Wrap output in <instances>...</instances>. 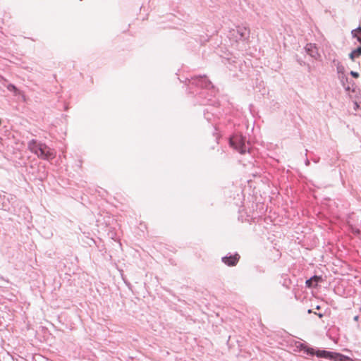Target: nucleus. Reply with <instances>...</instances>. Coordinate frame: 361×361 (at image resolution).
<instances>
[{
  "label": "nucleus",
  "mask_w": 361,
  "mask_h": 361,
  "mask_svg": "<svg viewBox=\"0 0 361 361\" xmlns=\"http://www.w3.org/2000/svg\"><path fill=\"white\" fill-rule=\"evenodd\" d=\"M295 347L310 356L316 355L317 357L325 358L333 361H352L350 357L340 353L325 350H315L301 342H295Z\"/></svg>",
  "instance_id": "1"
},
{
  "label": "nucleus",
  "mask_w": 361,
  "mask_h": 361,
  "mask_svg": "<svg viewBox=\"0 0 361 361\" xmlns=\"http://www.w3.org/2000/svg\"><path fill=\"white\" fill-rule=\"evenodd\" d=\"M28 149L39 158L44 160H51L55 157V153L53 149L46 144L38 142L32 139L27 143Z\"/></svg>",
  "instance_id": "2"
},
{
  "label": "nucleus",
  "mask_w": 361,
  "mask_h": 361,
  "mask_svg": "<svg viewBox=\"0 0 361 361\" xmlns=\"http://www.w3.org/2000/svg\"><path fill=\"white\" fill-rule=\"evenodd\" d=\"M187 80L188 81V86L202 88V90L209 91L211 95H214L216 90L206 75H197Z\"/></svg>",
  "instance_id": "3"
},
{
  "label": "nucleus",
  "mask_w": 361,
  "mask_h": 361,
  "mask_svg": "<svg viewBox=\"0 0 361 361\" xmlns=\"http://www.w3.org/2000/svg\"><path fill=\"white\" fill-rule=\"evenodd\" d=\"M230 145L240 154H245L250 150V144L247 142L246 137L242 135H234L230 138Z\"/></svg>",
  "instance_id": "4"
},
{
  "label": "nucleus",
  "mask_w": 361,
  "mask_h": 361,
  "mask_svg": "<svg viewBox=\"0 0 361 361\" xmlns=\"http://www.w3.org/2000/svg\"><path fill=\"white\" fill-rule=\"evenodd\" d=\"M240 259V255L238 253H235L233 255H226L222 257L221 260L222 262L229 266V267H233L237 264Z\"/></svg>",
  "instance_id": "5"
},
{
  "label": "nucleus",
  "mask_w": 361,
  "mask_h": 361,
  "mask_svg": "<svg viewBox=\"0 0 361 361\" xmlns=\"http://www.w3.org/2000/svg\"><path fill=\"white\" fill-rule=\"evenodd\" d=\"M305 49L307 54H309L311 57L317 59L320 56L318 52V49L315 44H307Z\"/></svg>",
  "instance_id": "6"
},
{
  "label": "nucleus",
  "mask_w": 361,
  "mask_h": 361,
  "mask_svg": "<svg viewBox=\"0 0 361 361\" xmlns=\"http://www.w3.org/2000/svg\"><path fill=\"white\" fill-rule=\"evenodd\" d=\"M236 32L239 35V40H246L250 37V29L245 26H238Z\"/></svg>",
  "instance_id": "7"
},
{
  "label": "nucleus",
  "mask_w": 361,
  "mask_h": 361,
  "mask_svg": "<svg viewBox=\"0 0 361 361\" xmlns=\"http://www.w3.org/2000/svg\"><path fill=\"white\" fill-rule=\"evenodd\" d=\"M322 281V276L314 275L306 281V286L309 288H313Z\"/></svg>",
  "instance_id": "8"
},
{
  "label": "nucleus",
  "mask_w": 361,
  "mask_h": 361,
  "mask_svg": "<svg viewBox=\"0 0 361 361\" xmlns=\"http://www.w3.org/2000/svg\"><path fill=\"white\" fill-rule=\"evenodd\" d=\"M357 41L361 43V37H357ZM361 55V45L354 49L351 53L349 54V57L350 59L354 60L355 57L360 56Z\"/></svg>",
  "instance_id": "9"
},
{
  "label": "nucleus",
  "mask_w": 361,
  "mask_h": 361,
  "mask_svg": "<svg viewBox=\"0 0 361 361\" xmlns=\"http://www.w3.org/2000/svg\"><path fill=\"white\" fill-rule=\"evenodd\" d=\"M334 63H336V61H334ZM335 64L336 66L337 73L343 75L345 72V67L339 61H337Z\"/></svg>",
  "instance_id": "10"
},
{
  "label": "nucleus",
  "mask_w": 361,
  "mask_h": 361,
  "mask_svg": "<svg viewBox=\"0 0 361 361\" xmlns=\"http://www.w3.org/2000/svg\"><path fill=\"white\" fill-rule=\"evenodd\" d=\"M7 89L10 92H13L15 94H18L20 93L19 90L13 84H9L7 86Z\"/></svg>",
  "instance_id": "11"
},
{
  "label": "nucleus",
  "mask_w": 361,
  "mask_h": 361,
  "mask_svg": "<svg viewBox=\"0 0 361 361\" xmlns=\"http://www.w3.org/2000/svg\"><path fill=\"white\" fill-rule=\"evenodd\" d=\"M351 35H352V37L353 38H356V39L357 40V37H361L360 36H358L357 34V30H353L351 31Z\"/></svg>",
  "instance_id": "12"
},
{
  "label": "nucleus",
  "mask_w": 361,
  "mask_h": 361,
  "mask_svg": "<svg viewBox=\"0 0 361 361\" xmlns=\"http://www.w3.org/2000/svg\"><path fill=\"white\" fill-rule=\"evenodd\" d=\"M341 82L343 83V85H345V82L348 81V78L345 75H341Z\"/></svg>",
  "instance_id": "13"
},
{
  "label": "nucleus",
  "mask_w": 361,
  "mask_h": 361,
  "mask_svg": "<svg viewBox=\"0 0 361 361\" xmlns=\"http://www.w3.org/2000/svg\"><path fill=\"white\" fill-rule=\"evenodd\" d=\"M350 74L351 75L352 77L355 78H357L359 77V73L353 71H351Z\"/></svg>",
  "instance_id": "14"
},
{
  "label": "nucleus",
  "mask_w": 361,
  "mask_h": 361,
  "mask_svg": "<svg viewBox=\"0 0 361 361\" xmlns=\"http://www.w3.org/2000/svg\"><path fill=\"white\" fill-rule=\"evenodd\" d=\"M305 163L306 166H309L310 164V160L308 159H306Z\"/></svg>",
  "instance_id": "15"
},
{
  "label": "nucleus",
  "mask_w": 361,
  "mask_h": 361,
  "mask_svg": "<svg viewBox=\"0 0 361 361\" xmlns=\"http://www.w3.org/2000/svg\"><path fill=\"white\" fill-rule=\"evenodd\" d=\"M353 319H354V321H355V322H358V320H359V316H358V315L355 316V317H354V318H353Z\"/></svg>",
  "instance_id": "16"
},
{
  "label": "nucleus",
  "mask_w": 361,
  "mask_h": 361,
  "mask_svg": "<svg viewBox=\"0 0 361 361\" xmlns=\"http://www.w3.org/2000/svg\"><path fill=\"white\" fill-rule=\"evenodd\" d=\"M355 30H357V32H361V26H359L357 28H356Z\"/></svg>",
  "instance_id": "17"
},
{
  "label": "nucleus",
  "mask_w": 361,
  "mask_h": 361,
  "mask_svg": "<svg viewBox=\"0 0 361 361\" xmlns=\"http://www.w3.org/2000/svg\"><path fill=\"white\" fill-rule=\"evenodd\" d=\"M317 315L319 316V318H322L324 316V314L322 313H318Z\"/></svg>",
  "instance_id": "18"
},
{
  "label": "nucleus",
  "mask_w": 361,
  "mask_h": 361,
  "mask_svg": "<svg viewBox=\"0 0 361 361\" xmlns=\"http://www.w3.org/2000/svg\"><path fill=\"white\" fill-rule=\"evenodd\" d=\"M319 158H318L317 159H314L313 161H314V162L317 163V162H319Z\"/></svg>",
  "instance_id": "19"
},
{
  "label": "nucleus",
  "mask_w": 361,
  "mask_h": 361,
  "mask_svg": "<svg viewBox=\"0 0 361 361\" xmlns=\"http://www.w3.org/2000/svg\"><path fill=\"white\" fill-rule=\"evenodd\" d=\"M204 116H205V118H206V119H207V121H209V120L211 119L209 117L207 116H206V114H204Z\"/></svg>",
  "instance_id": "20"
},
{
  "label": "nucleus",
  "mask_w": 361,
  "mask_h": 361,
  "mask_svg": "<svg viewBox=\"0 0 361 361\" xmlns=\"http://www.w3.org/2000/svg\"><path fill=\"white\" fill-rule=\"evenodd\" d=\"M345 90H346L347 91H349V90H350V87H347L345 88Z\"/></svg>",
  "instance_id": "21"
},
{
  "label": "nucleus",
  "mask_w": 361,
  "mask_h": 361,
  "mask_svg": "<svg viewBox=\"0 0 361 361\" xmlns=\"http://www.w3.org/2000/svg\"><path fill=\"white\" fill-rule=\"evenodd\" d=\"M317 310L320 309V306L317 305Z\"/></svg>",
  "instance_id": "22"
},
{
  "label": "nucleus",
  "mask_w": 361,
  "mask_h": 361,
  "mask_svg": "<svg viewBox=\"0 0 361 361\" xmlns=\"http://www.w3.org/2000/svg\"><path fill=\"white\" fill-rule=\"evenodd\" d=\"M311 312H312V310H309L308 313H311Z\"/></svg>",
  "instance_id": "23"
},
{
  "label": "nucleus",
  "mask_w": 361,
  "mask_h": 361,
  "mask_svg": "<svg viewBox=\"0 0 361 361\" xmlns=\"http://www.w3.org/2000/svg\"><path fill=\"white\" fill-rule=\"evenodd\" d=\"M1 125V120L0 119V126Z\"/></svg>",
  "instance_id": "24"
},
{
  "label": "nucleus",
  "mask_w": 361,
  "mask_h": 361,
  "mask_svg": "<svg viewBox=\"0 0 361 361\" xmlns=\"http://www.w3.org/2000/svg\"><path fill=\"white\" fill-rule=\"evenodd\" d=\"M360 311L361 312V307L360 308Z\"/></svg>",
  "instance_id": "25"
}]
</instances>
